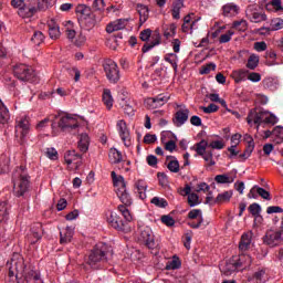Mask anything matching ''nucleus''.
I'll return each instance as SVG.
<instances>
[{
    "instance_id": "nucleus-20",
    "label": "nucleus",
    "mask_w": 283,
    "mask_h": 283,
    "mask_svg": "<svg viewBox=\"0 0 283 283\" xmlns=\"http://www.w3.org/2000/svg\"><path fill=\"white\" fill-rule=\"evenodd\" d=\"M220 271L223 273V275H233L237 271H240L238 268V264L235 263V259L230 258L228 261L224 262V264L220 265Z\"/></svg>"
},
{
    "instance_id": "nucleus-62",
    "label": "nucleus",
    "mask_w": 283,
    "mask_h": 283,
    "mask_svg": "<svg viewBox=\"0 0 283 283\" xmlns=\"http://www.w3.org/2000/svg\"><path fill=\"white\" fill-rule=\"evenodd\" d=\"M139 39H140V41H144L145 43H147V41H149V39H151V29H145V30L140 31Z\"/></svg>"
},
{
    "instance_id": "nucleus-18",
    "label": "nucleus",
    "mask_w": 283,
    "mask_h": 283,
    "mask_svg": "<svg viewBox=\"0 0 283 283\" xmlns=\"http://www.w3.org/2000/svg\"><path fill=\"white\" fill-rule=\"evenodd\" d=\"M232 258L234 259V262L237 263L239 271L249 269V266H251V264L253 262V259L251 258V255H249L247 253L233 255Z\"/></svg>"
},
{
    "instance_id": "nucleus-11",
    "label": "nucleus",
    "mask_w": 283,
    "mask_h": 283,
    "mask_svg": "<svg viewBox=\"0 0 283 283\" xmlns=\"http://www.w3.org/2000/svg\"><path fill=\"white\" fill-rule=\"evenodd\" d=\"M263 242L271 248L280 247L283 244V232L280 230H268L263 237Z\"/></svg>"
},
{
    "instance_id": "nucleus-57",
    "label": "nucleus",
    "mask_w": 283,
    "mask_h": 283,
    "mask_svg": "<svg viewBox=\"0 0 283 283\" xmlns=\"http://www.w3.org/2000/svg\"><path fill=\"white\" fill-rule=\"evenodd\" d=\"M200 197L196 192H191L188 196V205L189 207H196L197 205H200Z\"/></svg>"
},
{
    "instance_id": "nucleus-23",
    "label": "nucleus",
    "mask_w": 283,
    "mask_h": 283,
    "mask_svg": "<svg viewBox=\"0 0 283 283\" xmlns=\"http://www.w3.org/2000/svg\"><path fill=\"white\" fill-rule=\"evenodd\" d=\"M116 195L123 203V207H132L134 201L132 199V195L127 191V188H117Z\"/></svg>"
},
{
    "instance_id": "nucleus-50",
    "label": "nucleus",
    "mask_w": 283,
    "mask_h": 283,
    "mask_svg": "<svg viewBox=\"0 0 283 283\" xmlns=\"http://www.w3.org/2000/svg\"><path fill=\"white\" fill-rule=\"evenodd\" d=\"M127 207L129 206H123V205H119L118 206V211L122 212V216L124 217V219L126 220L125 222H132V212H129V209H127Z\"/></svg>"
},
{
    "instance_id": "nucleus-15",
    "label": "nucleus",
    "mask_w": 283,
    "mask_h": 283,
    "mask_svg": "<svg viewBox=\"0 0 283 283\" xmlns=\"http://www.w3.org/2000/svg\"><path fill=\"white\" fill-rule=\"evenodd\" d=\"M107 222L113 229H116L117 231H125V227L127 226V222L120 218V216H117L116 212H108L107 214Z\"/></svg>"
},
{
    "instance_id": "nucleus-28",
    "label": "nucleus",
    "mask_w": 283,
    "mask_h": 283,
    "mask_svg": "<svg viewBox=\"0 0 283 283\" xmlns=\"http://www.w3.org/2000/svg\"><path fill=\"white\" fill-rule=\"evenodd\" d=\"M77 149H80V151L82 154H87V151L90 149V135H87L86 133H83L80 135V140L77 143Z\"/></svg>"
},
{
    "instance_id": "nucleus-5",
    "label": "nucleus",
    "mask_w": 283,
    "mask_h": 283,
    "mask_svg": "<svg viewBox=\"0 0 283 283\" xmlns=\"http://www.w3.org/2000/svg\"><path fill=\"white\" fill-rule=\"evenodd\" d=\"M13 74L19 81L24 83H36V72L28 64H17L13 66Z\"/></svg>"
},
{
    "instance_id": "nucleus-21",
    "label": "nucleus",
    "mask_w": 283,
    "mask_h": 283,
    "mask_svg": "<svg viewBox=\"0 0 283 283\" xmlns=\"http://www.w3.org/2000/svg\"><path fill=\"white\" fill-rule=\"evenodd\" d=\"M189 120V108H182L176 112L172 123L176 127H182Z\"/></svg>"
},
{
    "instance_id": "nucleus-6",
    "label": "nucleus",
    "mask_w": 283,
    "mask_h": 283,
    "mask_svg": "<svg viewBox=\"0 0 283 283\" xmlns=\"http://www.w3.org/2000/svg\"><path fill=\"white\" fill-rule=\"evenodd\" d=\"M137 240L140 244H145L147 249L154 250L158 244L156 239H154V232L148 226H139L137 229Z\"/></svg>"
},
{
    "instance_id": "nucleus-44",
    "label": "nucleus",
    "mask_w": 283,
    "mask_h": 283,
    "mask_svg": "<svg viewBox=\"0 0 283 283\" xmlns=\"http://www.w3.org/2000/svg\"><path fill=\"white\" fill-rule=\"evenodd\" d=\"M10 171V158L6 155L0 156V174Z\"/></svg>"
},
{
    "instance_id": "nucleus-54",
    "label": "nucleus",
    "mask_w": 283,
    "mask_h": 283,
    "mask_svg": "<svg viewBox=\"0 0 283 283\" xmlns=\"http://www.w3.org/2000/svg\"><path fill=\"white\" fill-rule=\"evenodd\" d=\"M248 211H250L251 216L258 218L262 211V207L259 203H252L249 206Z\"/></svg>"
},
{
    "instance_id": "nucleus-41",
    "label": "nucleus",
    "mask_w": 283,
    "mask_h": 283,
    "mask_svg": "<svg viewBox=\"0 0 283 283\" xmlns=\"http://www.w3.org/2000/svg\"><path fill=\"white\" fill-rule=\"evenodd\" d=\"M280 83L277 82V80L273 78V77H268L265 80H263V86L265 87V90H270L271 92H275V90H277Z\"/></svg>"
},
{
    "instance_id": "nucleus-8",
    "label": "nucleus",
    "mask_w": 283,
    "mask_h": 283,
    "mask_svg": "<svg viewBox=\"0 0 283 283\" xmlns=\"http://www.w3.org/2000/svg\"><path fill=\"white\" fill-rule=\"evenodd\" d=\"M209 147V142L201 139L199 143L195 144L191 149L197 151L198 156H201L206 163H209L210 167L216 165V160H213V150L207 149Z\"/></svg>"
},
{
    "instance_id": "nucleus-14",
    "label": "nucleus",
    "mask_w": 283,
    "mask_h": 283,
    "mask_svg": "<svg viewBox=\"0 0 283 283\" xmlns=\"http://www.w3.org/2000/svg\"><path fill=\"white\" fill-rule=\"evenodd\" d=\"M43 223L41 222H35L31 226L30 229V234L28 237V240L30 244H36L41 238H43Z\"/></svg>"
},
{
    "instance_id": "nucleus-52",
    "label": "nucleus",
    "mask_w": 283,
    "mask_h": 283,
    "mask_svg": "<svg viewBox=\"0 0 283 283\" xmlns=\"http://www.w3.org/2000/svg\"><path fill=\"white\" fill-rule=\"evenodd\" d=\"M151 205H155V207H159V209H165L166 207H168V202L167 200L160 198V197H154L150 200Z\"/></svg>"
},
{
    "instance_id": "nucleus-46",
    "label": "nucleus",
    "mask_w": 283,
    "mask_h": 283,
    "mask_svg": "<svg viewBox=\"0 0 283 283\" xmlns=\"http://www.w3.org/2000/svg\"><path fill=\"white\" fill-rule=\"evenodd\" d=\"M260 64V56L252 54L248 59L247 67L248 70H255L258 65Z\"/></svg>"
},
{
    "instance_id": "nucleus-49",
    "label": "nucleus",
    "mask_w": 283,
    "mask_h": 283,
    "mask_svg": "<svg viewBox=\"0 0 283 283\" xmlns=\"http://www.w3.org/2000/svg\"><path fill=\"white\" fill-rule=\"evenodd\" d=\"M31 41L34 45H41L43 41H45V35H43V32L35 31L31 38Z\"/></svg>"
},
{
    "instance_id": "nucleus-27",
    "label": "nucleus",
    "mask_w": 283,
    "mask_h": 283,
    "mask_svg": "<svg viewBox=\"0 0 283 283\" xmlns=\"http://www.w3.org/2000/svg\"><path fill=\"white\" fill-rule=\"evenodd\" d=\"M72 238H74V230L72 228L66 227L60 231V244H69V242H72Z\"/></svg>"
},
{
    "instance_id": "nucleus-12",
    "label": "nucleus",
    "mask_w": 283,
    "mask_h": 283,
    "mask_svg": "<svg viewBox=\"0 0 283 283\" xmlns=\"http://www.w3.org/2000/svg\"><path fill=\"white\" fill-rule=\"evenodd\" d=\"M116 127L125 147H132V135L129 134V128L125 119L117 120Z\"/></svg>"
},
{
    "instance_id": "nucleus-59",
    "label": "nucleus",
    "mask_w": 283,
    "mask_h": 283,
    "mask_svg": "<svg viewBox=\"0 0 283 283\" xmlns=\"http://www.w3.org/2000/svg\"><path fill=\"white\" fill-rule=\"evenodd\" d=\"M154 101H155V105H157V107H163V105H165V103H167V101H169V97L164 94H159L156 97H154Z\"/></svg>"
},
{
    "instance_id": "nucleus-31",
    "label": "nucleus",
    "mask_w": 283,
    "mask_h": 283,
    "mask_svg": "<svg viewBox=\"0 0 283 283\" xmlns=\"http://www.w3.org/2000/svg\"><path fill=\"white\" fill-rule=\"evenodd\" d=\"M136 10L139 14V22L143 24L149 19V8L145 4L137 3Z\"/></svg>"
},
{
    "instance_id": "nucleus-24",
    "label": "nucleus",
    "mask_w": 283,
    "mask_h": 283,
    "mask_svg": "<svg viewBox=\"0 0 283 283\" xmlns=\"http://www.w3.org/2000/svg\"><path fill=\"white\" fill-rule=\"evenodd\" d=\"M252 282H254V283H266V282H269V270L266 268H259L252 274Z\"/></svg>"
},
{
    "instance_id": "nucleus-3",
    "label": "nucleus",
    "mask_w": 283,
    "mask_h": 283,
    "mask_svg": "<svg viewBox=\"0 0 283 283\" xmlns=\"http://www.w3.org/2000/svg\"><path fill=\"white\" fill-rule=\"evenodd\" d=\"M12 182L13 191L17 198H21L22 196L27 195V192L30 190V176H28L25 167L20 166L15 168L12 175Z\"/></svg>"
},
{
    "instance_id": "nucleus-30",
    "label": "nucleus",
    "mask_w": 283,
    "mask_h": 283,
    "mask_svg": "<svg viewBox=\"0 0 283 283\" xmlns=\"http://www.w3.org/2000/svg\"><path fill=\"white\" fill-rule=\"evenodd\" d=\"M253 238V232L243 233L241 240L239 242L240 251H249V247H251V240Z\"/></svg>"
},
{
    "instance_id": "nucleus-60",
    "label": "nucleus",
    "mask_w": 283,
    "mask_h": 283,
    "mask_svg": "<svg viewBox=\"0 0 283 283\" xmlns=\"http://www.w3.org/2000/svg\"><path fill=\"white\" fill-rule=\"evenodd\" d=\"M87 41V38L83 34V33H80L75 40L73 41L74 45L76 48H83V45H85V42Z\"/></svg>"
},
{
    "instance_id": "nucleus-48",
    "label": "nucleus",
    "mask_w": 283,
    "mask_h": 283,
    "mask_svg": "<svg viewBox=\"0 0 283 283\" xmlns=\"http://www.w3.org/2000/svg\"><path fill=\"white\" fill-rule=\"evenodd\" d=\"M232 74L235 83H242V81H247V70L241 69L239 71H234Z\"/></svg>"
},
{
    "instance_id": "nucleus-33",
    "label": "nucleus",
    "mask_w": 283,
    "mask_h": 283,
    "mask_svg": "<svg viewBox=\"0 0 283 283\" xmlns=\"http://www.w3.org/2000/svg\"><path fill=\"white\" fill-rule=\"evenodd\" d=\"M111 177H112L114 187H116L117 189H125V188H127V182H125V177H123L120 175L119 176L116 175L115 171L111 172Z\"/></svg>"
},
{
    "instance_id": "nucleus-45",
    "label": "nucleus",
    "mask_w": 283,
    "mask_h": 283,
    "mask_svg": "<svg viewBox=\"0 0 283 283\" xmlns=\"http://www.w3.org/2000/svg\"><path fill=\"white\" fill-rule=\"evenodd\" d=\"M265 8L266 10L273 8L274 12H283L282 0H271Z\"/></svg>"
},
{
    "instance_id": "nucleus-37",
    "label": "nucleus",
    "mask_w": 283,
    "mask_h": 283,
    "mask_svg": "<svg viewBox=\"0 0 283 283\" xmlns=\"http://www.w3.org/2000/svg\"><path fill=\"white\" fill-rule=\"evenodd\" d=\"M10 120V111L8 106L0 99V124L6 125Z\"/></svg>"
},
{
    "instance_id": "nucleus-58",
    "label": "nucleus",
    "mask_w": 283,
    "mask_h": 283,
    "mask_svg": "<svg viewBox=\"0 0 283 283\" xmlns=\"http://www.w3.org/2000/svg\"><path fill=\"white\" fill-rule=\"evenodd\" d=\"M258 196L262 197L263 200H271V192H269L266 189L255 186Z\"/></svg>"
},
{
    "instance_id": "nucleus-22",
    "label": "nucleus",
    "mask_w": 283,
    "mask_h": 283,
    "mask_svg": "<svg viewBox=\"0 0 283 283\" xmlns=\"http://www.w3.org/2000/svg\"><path fill=\"white\" fill-rule=\"evenodd\" d=\"M150 39H151V42L145 43L142 48V52L144 54L149 52V50H153V48H156V45H160V41L163 39L160 35V31L155 30L154 33H151Z\"/></svg>"
},
{
    "instance_id": "nucleus-36",
    "label": "nucleus",
    "mask_w": 283,
    "mask_h": 283,
    "mask_svg": "<svg viewBox=\"0 0 283 283\" xmlns=\"http://www.w3.org/2000/svg\"><path fill=\"white\" fill-rule=\"evenodd\" d=\"M108 158L112 165H118V163H123V154L116 148H111Z\"/></svg>"
},
{
    "instance_id": "nucleus-55",
    "label": "nucleus",
    "mask_w": 283,
    "mask_h": 283,
    "mask_svg": "<svg viewBox=\"0 0 283 283\" xmlns=\"http://www.w3.org/2000/svg\"><path fill=\"white\" fill-rule=\"evenodd\" d=\"M214 180L218 182V185H229L233 182V179H230L227 175H217Z\"/></svg>"
},
{
    "instance_id": "nucleus-53",
    "label": "nucleus",
    "mask_w": 283,
    "mask_h": 283,
    "mask_svg": "<svg viewBox=\"0 0 283 283\" xmlns=\"http://www.w3.org/2000/svg\"><path fill=\"white\" fill-rule=\"evenodd\" d=\"M167 169H169L171 174H178V171H180V163L178 159L170 160L167 165Z\"/></svg>"
},
{
    "instance_id": "nucleus-38",
    "label": "nucleus",
    "mask_w": 283,
    "mask_h": 283,
    "mask_svg": "<svg viewBox=\"0 0 283 283\" xmlns=\"http://www.w3.org/2000/svg\"><path fill=\"white\" fill-rule=\"evenodd\" d=\"M10 218V212H8V202L2 201L0 202V224L3 222H8Z\"/></svg>"
},
{
    "instance_id": "nucleus-29",
    "label": "nucleus",
    "mask_w": 283,
    "mask_h": 283,
    "mask_svg": "<svg viewBox=\"0 0 283 283\" xmlns=\"http://www.w3.org/2000/svg\"><path fill=\"white\" fill-rule=\"evenodd\" d=\"M48 28H49V36L50 39L56 40L61 36V29L56 24V21L50 20L48 22Z\"/></svg>"
},
{
    "instance_id": "nucleus-16",
    "label": "nucleus",
    "mask_w": 283,
    "mask_h": 283,
    "mask_svg": "<svg viewBox=\"0 0 283 283\" xmlns=\"http://www.w3.org/2000/svg\"><path fill=\"white\" fill-rule=\"evenodd\" d=\"M30 134V122L28 118H22L18 120V124L15 125V136L17 138H20V140L23 143V139L25 136Z\"/></svg>"
},
{
    "instance_id": "nucleus-25",
    "label": "nucleus",
    "mask_w": 283,
    "mask_h": 283,
    "mask_svg": "<svg viewBox=\"0 0 283 283\" xmlns=\"http://www.w3.org/2000/svg\"><path fill=\"white\" fill-rule=\"evenodd\" d=\"M126 25H127V20L118 19V20H115L114 22H111L106 27V32L108 34H112V32H118V30H125Z\"/></svg>"
},
{
    "instance_id": "nucleus-61",
    "label": "nucleus",
    "mask_w": 283,
    "mask_h": 283,
    "mask_svg": "<svg viewBox=\"0 0 283 283\" xmlns=\"http://www.w3.org/2000/svg\"><path fill=\"white\" fill-rule=\"evenodd\" d=\"M161 222L166 224V227H174V224H176V220L169 214L161 216Z\"/></svg>"
},
{
    "instance_id": "nucleus-43",
    "label": "nucleus",
    "mask_w": 283,
    "mask_h": 283,
    "mask_svg": "<svg viewBox=\"0 0 283 283\" xmlns=\"http://www.w3.org/2000/svg\"><path fill=\"white\" fill-rule=\"evenodd\" d=\"M80 21L83 25H85V28H87V30H92V28L96 25V15L94 13H91L84 20Z\"/></svg>"
},
{
    "instance_id": "nucleus-1",
    "label": "nucleus",
    "mask_w": 283,
    "mask_h": 283,
    "mask_svg": "<svg viewBox=\"0 0 283 283\" xmlns=\"http://www.w3.org/2000/svg\"><path fill=\"white\" fill-rule=\"evenodd\" d=\"M114 255V250L106 243H97L85 259L86 264L94 271L105 269V264L109 262V258Z\"/></svg>"
},
{
    "instance_id": "nucleus-26",
    "label": "nucleus",
    "mask_w": 283,
    "mask_h": 283,
    "mask_svg": "<svg viewBox=\"0 0 283 283\" xmlns=\"http://www.w3.org/2000/svg\"><path fill=\"white\" fill-rule=\"evenodd\" d=\"M135 189H137L136 193L140 200H145L147 198V181L139 179L135 182Z\"/></svg>"
},
{
    "instance_id": "nucleus-9",
    "label": "nucleus",
    "mask_w": 283,
    "mask_h": 283,
    "mask_svg": "<svg viewBox=\"0 0 283 283\" xmlns=\"http://www.w3.org/2000/svg\"><path fill=\"white\" fill-rule=\"evenodd\" d=\"M38 11H41V9L39 8L36 0H27L18 10V14L22 19H32Z\"/></svg>"
},
{
    "instance_id": "nucleus-4",
    "label": "nucleus",
    "mask_w": 283,
    "mask_h": 283,
    "mask_svg": "<svg viewBox=\"0 0 283 283\" xmlns=\"http://www.w3.org/2000/svg\"><path fill=\"white\" fill-rule=\"evenodd\" d=\"M248 125H256V129H259L260 125L264 123V125H275L277 123V117L273 114H270L269 111H264L262 108H252L247 117Z\"/></svg>"
},
{
    "instance_id": "nucleus-42",
    "label": "nucleus",
    "mask_w": 283,
    "mask_h": 283,
    "mask_svg": "<svg viewBox=\"0 0 283 283\" xmlns=\"http://www.w3.org/2000/svg\"><path fill=\"white\" fill-rule=\"evenodd\" d=\"M182 266V262H180V258L174 256L171 261L166 264V271H176V269H180Z\"/></svg>"
},
{
    "instance_id": "nucleus-39",
    "label": "nucleus",
    "mask_w": 283,
    "mask_h": 283,
    "mask_svg": "<svg viewBox=\"0 0 283 283\" xmlns=\"http://www.w3.org/2000/svg\"><path fill=\"white\" fill-rule=\"evenodd\" d=\"M233 197L232 191H224L223 193H219L217 198L213 200L214 205H222V202H229Z\"/></svg>"
},
{
    "instance_id": "nucleus-63",
    "label": "nucleus",
    "mask_w": 283,
    "mask_h": 283,
    "mask_svg": "<svg viewBox=\"0 0 283 283\" xmlns=\"http://www.w3.org/2000/svg\"><path fill=\"white\" fill-rule=\"evenodd\" d=\"M273 136L276 137V143H283V128L280 126H276L273 129Z\"/></svg>"
},
{
    "instance_id": "nucleus-56",
    "label": "nucleus",
    "mask_w": 283,
    "mask_h": 283,
    "mask_svg": "<svg viewBox=\"0 0 283 283\" xmlns=\"http://www.w3.org/2000/svg\"><path fill=\"white\" fill-rule=\"evenodd\" d=\"M92 8L95 12H104L105 11V0H94Z\"/></svg>"
},
{
    "instance_id": "nucleus-17",
    "label": "nucleus",
    "mask_w": 283,
    "mask_h": 283,
    "mask_svg": "<svg viewBox=\"0 0 283 283\" xmlns=\"http://www.w3.org/2000/svg\"><path fill=\"white\" fill-rule=\"evenodd\" d=\"M66 165H75V169H78L83 165V155L76 153V150H69L64 155Z\"/></svg>"
},
{
    "instance_id": "nucleus-64",
    "label": "nucleus",
    "mask_w": 283,
    "mask_h": 283,
    "mask_svg": "<svg viewBox=\"0 0 283 283\" xmlns=\"http://www.w3.org/2000/svg\"><path fill=\"white\" fill-rule=\"evenodd\" d=\"M52 1H53V0H36V2H38V8H39L40 10H48L49 8H51Z\"/></svg>"
},
{
    "instance_id": "nucleus-10",
    "label": "nucleus",
    "mask_w": 283,
    "mask_h": 283,
    "mask_svg": "<svg viewBox=\"0 0 283 283\" xmlns=\"http://www.w3.org/2000/svg\"><path fill=\"white\" fill-rule=\"evenodd\" d=\"M245 17L251 23H262L266 21V13L258 4H250L245 10Z\"/></svg>"
},
{
    "instance_id": "nucleus-7",
    "label": "nucleus",
    "mask_w": 283,
    "mask_h": 283,
    "mask_svg": "<svg viewBox=\"0 0 283 283\" xmlns=\"http://www.w3.org/2000/svg\"><path fill=\"white\" fill-rule=\"evenodd\" d=\"M103 69L109 83L116 84L120 81V70L118 69V64H116L114 60H104Z\"/></svg>"
},
{
    "instance_id": "nucleus-13",
    "label": "nucleus",
    "mask_w": 283,
    "mask_h": 283,
    "mask_svg": "<svg viewBox=\"0 0 283 283\" xmlns=\"http://www.w3.org/2000/svg\"><path fill=\"white\" fill-rule=\"evenodd\" d=\"M57 127L62 132H70V129H76L78 127V119L72 115L62 116L57 123Z\"/></svg>"
},
{
    "instance_id": "nucleus-2",
    "label": "nucleus",
    "mask_w": 283,
    "mask_h": 283,
    "mask_svg": "<svg viewBox=\"0 0 283 283\" xmlns=\"http://www.w3.org/2000/svg\"><path fill=\"white\" fill-rule=\"evenodd\" d=\"M9 277L11 280H21V277H24L27 283H43L39 272L34 270L28 271V265H25V260L23 258L11 261V266L9 268Z\"/></svg>"
},
{
    "instance_id": "nucleus-47",
    "label": "nucleus",
    "mask_w": 283,
    "mask_h": 283,
    "mask_svg": "<svg viewBox=\"0 0 283 283\" xmlns=\"http://www.w3.org/2000/svg\"><path fill=\"white\" fill-rule=\"evenodd\" d=\"M270 28L272 32H276L277 30H283V19L282 18H274L270 22Z\"/></svg>"
},
{
    "instance_id": "nucleus-32",
    "label": "nucleus",
    "mask_w": 283,
    "mask_h": 283,
    "mask_svg": "<svg viewBox=\"0 0 283 283\" xmlns=\"http://www.w3.org/2000/svg\"><path fill=\"white\" fill-rule=\"evenodd\" d=\"M239 11H240V8H238V6L233 3H228L222 7L223 17H228V18L235 17Z\"/></svg>"
},
{
    "instance_id": "nucleus-19",
    "label": "nucleus",
    "mask_w": 283,
    "mask_h": 283,
    "mask_svg": "<svg viewBox=\"0 0 283 283\" xmlns=\"http://www.w3.org/2000/svg\"><path fill=\"white\" fill-rule=\"evenodd\" d=\"M243 140L245 142V150L239 155V158H242L243 160H247L253 154V149H255V142L253 140V137L249 134H245L243 136Z\"/></svg>"
},
{
    "instance_id": "nucleus-51",
    "label": "nucleus",
    "mask_w": 283,
    "mask_h": 283,
    "mask_svg": "<svg viewBox=\"0 0 283 283\" xmlns=\"http://www.w3.org/2000/svg\"><path fill=\"white\" fill-rule=\"evenodd\" d=\"M73 25L72 21H67L65 27H66V36L70 41H73L76 39V31L74 29H71Z\"/></svg>"
},
{
    "instance_id": "nucleus-35",
    "label": "nucleus",
    "mask_w": 283,
    "mask_h": 283,
    "mask_svg": "<svg viewBox=\"0 0 283 283\" xmlns=\"http://www.w3.org/2000/svg\"><path fill=\"white\" fill-rule=\"evenodd\" d=\"M182 8H185V0H175L172 2V10H171V14H172V19H180V10H182Z\"/></svg>"
},
{
    "instance_id": "nucleus-34",
    "label": "nucleus",
    "mask_w": 283,
    "mask_h": 283,
    "mask_svg": "<svg viewBox=\"0 0 283 283\" xmlns=\"http://www.w3.org/2000/svg\"><path fill=\"white\" fill-rule=\"evenodd\" d=\"M76 14H80L78 21L85 20L86 17H90L92 12V8L85 4H78L75 9Z\"/></svg>"
},
{
    "instance_id": "nucleus-40",
    "label": "nucleus",
    "mask_w": 283,
    "mask_h": 283,
    "mask_svg": "<svg viewBox=\"0 0 283 283\" xmlns=\"http://www.w3.org/2000/svg\"><path fill=\"white\" fill-rule=\"evenodd\" d=\"M102 98L107 109H112V107H114V98L112 97V91L105 88Z\"/></svg>"
}]
</instances>
